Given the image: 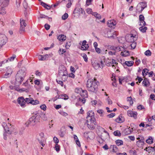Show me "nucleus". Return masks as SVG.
<instances>
[{"instance_id":"f257e3e1","label":"nucleus","mask_w":155,"mask_h":155,"mask_svg":"<svg viewBox=\"0 0 155 155\" xmlns=\"http://www.w3.org/2000/svg\"><path fill=\"white\" fill-rule=\"evenodd\" d=\"M99 84L98 81L95 77L93 79H89L87 80L86 84V87L89 91L95 92L97 90L98 85Z\"/></svg>"},{"instance_id":"f03ea898","label":"nucleus","mask_w":155,"mask_h":155,"mask_svg":"<svg viewBox=\"0 0 155 155\" xmlns=\"http://www.w3.org/2000/svg\"><path fill=\"white\" fill-rule=\"evenodd\" d=\"M26 73L22 70L19 71L17 73L15 78V81L13 84L16 86H19L24 81L26 76Z\"/></svg>"},{"instance_id":"7ed1b4c3","label":"nucleus","mask_w":155,"mask_h":155,"mask_svg":"<svg viewBox=\"0 0 155 155\" xmlns=\"http://www.w3.org/2000/svg\"><path fill=\"white\" fill-rule=\"evenodd\" d=\"M58 75L61 78V79L64 81L67 80L68 74L67 69L64 66H61L59 68Z\"/></svg>"},{"instance_id":"20e7f679","label":"nucleus","mask_w":155,"mask_h":155,"mask_svg":"<svg viewBox=\"0 0 155 155\" xmlns=\"http://www.w3.org/2000/svg\"><path fill=\"white\" fill-rule=\"evenodd\" d=\"M105 64L107 66H112L114 69V71H119V67L117 65L118 63L116 60L112 59H107L105 60Z\"/></svg>"},{"instance_id":"39448f33","label":"nucleus","mask_w":155,"mask_h":155,"mask_svg":"<svg viewBox=\"0 0 155 155\" xmlns=\"http://www.w3.org/2000/svg\"><path fill=\"white\" fill-rule=\"evenodd\" d=\"M86 123L88 127L91 130H94L96 125V121L94 117H89L86 120Z\"/></svg>"},{"instance_id":"423d86ee","label":"nucleus","mask_w":155,"mask_h":155,"mask_svg":"<svg viewBox=\"0 0 155 155\" xmlns=\"http://www.w3.org/2000/svg\"><path fill=\"white\" fill-rule=\"evenodd\" d=\"M74 92L76 93L79 94L81 96L84 98L88 97V93L86 90H83L81 88H76L74 90Z\"/></svg>"},{"instance_id":"0eeeda50","label":"nucleus","mask_w":155,"mask_h":155,"mask_svg":"<svg viewBox=\"0 0 155 155\" xmlns=\"http://www.w3.org/2000/svg\"><path fill=\"white\" fill-rule=\"evenodd\" d=\"M105 62V59L104 58H102L99 60L97 62H94L92 64V65L95 68H97L100 67L102 68L104 67Z\"/></svg>"},{"instance_id":"6e6552de","label":"nucleus","mask_w":155,"mask_h":155,"mask_svg":"<svg viewBox=\"0 0 155 155\" xmlns=\"http://www.w3.org/2000/svg\"><path fill=\"white\" fill-rule=\"evenodd\" d=\"M137 139L138 140L136 142L137 146L139 147L143 148L145 144L144 138L143 136H140L137 138Z\"/></svg>"},{"instance_id":"1a4fd4ad","label":"nucleus","mask_w":155,"mask_h":155,"mask_svg":"<svg viewBox=\"0 0 155 155\" xmlns=\"http://www.w3.org/2000/svg\"><path fill=\"white\" fill-rule=\"evenodd\" d=\"M5 130L6 133L9 134H14L15 135L18 133L17 129L15 127L13 126H11L9 128L6 127L5 128Z\"/></svg>"},{"instance_id":"9d476101","label":"nucleus","mask_w":155,"mask_h":155,"mask_svg":"<svg viewBox=\"0 0 155 155\" xmlns=\"http://www.w3.org/2000/svg\"><path fill=\"white\" fill-rule=\"evenodd\" d=\"M20 27L19 31L20 33H23L25 31V27L27 25L25 21L23 19H20Z\"/></svg>"},{"instance_id":"9b49d317","label":"nucleus","mask_w":155,"mask_h":155,"mask_svg":"<svg viewBox=\"0 0 155 155\" xmlns=\"http://www.w3.org/2000/svg\"><path fill=\"white\" fill-rule=\"evenodd\" d=\"M107 35L108 38H114L118 35V32L116 31H114L113 30H108L107 32Z\"/></svg>"},{"instance_id":"f8f14e48","label":"nucleus","mask_w":155,"mask_h":155,"mask_svg":"<svg viewBox=\"0 0 155 155\" xmlns=\"http://www.w3.org/2000/svg\"><path fill=\"white\" fill-rule=\"evenodd\" d=\"M7 41V38L4 35H0V49L3 45H5Z\"/></svg>"},{"instance_id":"ddd939ff","label":"nucleus","mask_w":155,"mask_h":155,"mask_svg":"<svg viewBox=\"0 0 155 155\" xmlns=\"http://www.w3.org/2000/svg\"><path fill=\"white\" fill-rule=\"evenodd\" d=\"M147 7V3L142 2L139 3L137 7V10L138 11L139 13H141L144 8Z\"/></svg>"},{"instance_id":"4468645a","label":"nucleus","mask_w":155,"mask_h":155,"mask_svg":"<svg viewBox=\"0 0 155 155\" xmlns=\"http://www.w3.org/2000/svg\"><path fill=\"white\" fill-rule=\"evenodd\" d=\"M25 102L28 104H30L33 105H36L39 103V101L38 100H34L31 97L26 98L25 99Z\"/></svg>"},{"instance_id":"2eb2a0df","label":"nucleus","mask_w":155,"mask_h":155,"mask_svg":"<svg viewBox=\"0 0 155 155\" xmlns=\"http://www.w3.org/2000/svg\"><path fill=\"white\" fill-rule=\"evenodd\" d=\"M127 114L129 117H132L134 119H136L137 118L138 113L136 111L128 110L127 111Z\"/></svg>"},{"instance_id":"dca6fc26","label":"nucleus","mask_w":155,"mask_h":155,"mask_svg":"<svg viewBox=\"0 0 155 155\" xmlns=\"http://www.w3.org/2000/svg\"><path fill=\"white\" fill-rule=\"evenodd\" d=\"M87 43V41H83L82 43V44L81 45V46L79 48L82 50H87L89 48L88 45Z\"/></svg>"},{"instance_id":"f3484780","label":"nucleus","mask_w":155,"mask_h":155,"mask_svg":"<svg viewBox=\"0 0 155 155\" xmlns=\"http://www.w3.org/2000/svg\"><path fill=\"white\" fill-rule=\"evenodd\" d=\"M20 106L22 107H25L26 104L25 99L23 97H20L18 98L17 100Z\"/></svg>"},{"instance_id":"a211bd4d","label":"nucleus","mask_w":155,"mask_h":155,"mask_svg":"<svg viewBox=\"0 0 155 155\" xmlns=\"http://www.w3.org/2000/svg\"><path fill=\"white\" fill-rule=\"evenodd\" d=\"M10 0H0V6L6 7L9 4Z\"/></svg>"},{"instance_id":"6ab92c4d","label":"nucleus","mask_w":155,"mask_h":155,"mask_svg":"<svg viewBox=\"0 0 155 155\" xmlns=\"http://www.w3.org/2000/svg\"><path fill=\"white\" fill-rule=\"evenodd\" d=\"M50 56V55L47 54L44 55H40L38 56V58L39 60L40 61L47 60L49 58Z\"/></svg>"},{"instance_id":"aec40b11","label":"nucleus","mask_w":155,"mask_h":155,"mask_svg":"<svg viewBox=\"0 0 155 155\" xmlns=\"http://www.w3.org/2000/svg\"><path fill=\"white\" fill-rule=\"evenodd\" d=\"M115 120L117 123H120L124 122L125 120V118L122 114H120L119 115L118 117L116 118Z\"/></svg>"},{"instance_id":"412c9836","label":"nucleus","mask_w":155,"mask_h":155,"mask_svg":"<svg viewBox=\"0 0 155 155\" xmlns=\"http://www.w3.org/2000/svg\"><path fill=\"white\" fill-rule=\"evenodd\" d=\"M109 149L110 152L113 153H116L118 150V147L116 145H111Z\"/></svg>"},{"instance_id":"4be33fe9","label":"nucleus","mask_w":155,"mask_h":155,"mask_svg":"<svg viewBox=\"0 0 155 155\" xmlns=\"http://www.w3.org/2000/svg\"><path fill=\"white\" fill-rule=\"evenodd\" d=\"M5 71L6 73L5 74V78H7L8 76H10L12 72V68L8 67L6 68Z\"/></svg>"},{"instance_id":"5701e85b","label":"nucleus","mask_w":155,"mask_h":155,"mask_svg":"<svg viewBox=\"0 0 155 155\" xmlns=\"http://www.w3.org/2000/svg\"><path fill=\"white\" fill-rule=\"evenodd\" d=\"M139 19L140 23V25L144 26L146 25V22L144 21V17L143 15H139Z\"/></svg>"},{"instance_id":"b1692460","label":"nucleus","mask_w":155,"mask_h":155,"mask_svg":"<svg viewBox=\"0 0 155 155\" xmlns=\"http://www.w3.org/2000/svg\"><path fill=\"white\" fill-rule=\"evenodd\" d=\"M134 37L131 36V35H129L127 36L126 38V40L127 41L129 42H133L136 41L137 40H134Z\"/></svg>"},{"instance_id":"393cba45","label":"nucleus","mask_w":155,"mask_h":155,"mask_svg":"<svg viewBox=\"0 0 155 155\" xmlns=\"http://www.w3.org/2000/svg\"><path fill=\"white\" fill-rule=\"evenodd\" d=\"M132 131H133V128H131L130 127H129V128L125 129L124 132L125 135H127L130 134Z\"/></svg>"},{"instance_id":"a878e982","label":"nucleus","mask_w":155,"mask_h":155,"mask_svg":"<svg viewBox=\"0 0 155 155\" xmlns=\"http://www.w3.org/2000/svg\"><path fill=\"white\" fill-rule=\"evenodd\" d=\"M57 38L60 41H64L66 40V36L64 35L61 34L58 36Z\"/></svg>"},{"instance_id":"bb28decb","label":"nucleus","mask_w":155,"mask_h":155,"mask_svg":"<svg viewBox=\"0 0 155 155\" xmlns=\"http://www.w3.org/2000/svg\"><path fill=\"white\" fill-rule=\"evenodd\" d=\"M143 85L146 87H148L149 86L150 83L148 79L147 78H144L142 83Z\"/></svg>"},{"instance_id":"cd10ccee","label":"nucleus","mask_w":155,"mask_h":155,"mask_svg":"<svg viewBox=\"0 0 155 155\" xmlns=\"http://www.w3.org/2000/svg\"><path fill=\"white\" fill-rule=\"evenodd\" d=\"M153 138L149 136L148 139L146 140V142L149 144H152L153 143Z\"/></svg>"},{"instance_id":"c85d7f7f","label":"nucleus","mask_w":155,"mask_h":155,"mask_svg":"<svg viewBox=\"0 0 155 155\" xmlns=\"http://www.w3.org/2000/svg\"><path fill=\"white\" fill-rule=\"evenodd\" d=\"M130 35H131L134 38V40H137L138 37L137 33L136 31L134 30H133L131 31V34Z\"/></svg>"},{"instance_id":"c756f323","label":"nucleus","mask_w":155,"mask_h":155,"mask_svg":"<svg viewBox=\"0 0 155 155\" xmlns=\"http://www.w3.org/2000/svg\"><path fill=\"white\" fill-rule=\"evenodd\" d=\"M116 24L115 21L114 20L108 21L107 22V25L110 27H112Z\"/></svg>"},{"instance_id":"7c9ffc66","label":"nucleus","mask_w":155,"mask_h":155,"mask_svg":"<svg viewBox=\"0 0 155 155\" xmlns=\"http://www.w3.org/2000/svg\"><path fill=\"white\" fill-rule=\"evenodd\" d=\"M120 54L123 56L126 57L130 55V54L128 51L125 50L121 52Z\"/></svg>"},{"instance_id":"2f4dec72","label":"nucleus","mask_w":155,"mask_h":155,"mask_svg":"<svg viewBox=\"0 0 155 155\" xmlns=\"http://www.w3.org/2000/svg\"><path fill=\"white\" fill-rule=\"evenodd\" d=\"M35 84L38 87H40L42 84V82L41 80L37 79L34 81Z\"/></svg>"},{"instance_id":"473e14b6","label":"nucleus","mask_w":155,"mask_h":155,"mask_svg":"<svg viewBox=\"0 0 155 155\" xmlns=\"http://www.w3.org/2000/svg\"><path fill=\"white\" fill-rule=\"evenodd\" d=\"M124 64L128 67H131L133 65L134 62L133 61H126Z\"/></svg>"},{"instance_id":"72a5a7b5","label":"nucleus","mask_w":155,"mask_h":155,"mask_svg":"<svg viewBox=\"0 0 155 155\" xmlns=\"http://www.w3.org/2000/svg\"><path fill=\"white\" fill-rule=\"evenodd\" d=\"M115 143L118 146L122 145L124 144L123 141L120 140H117L115 141Z\"/></svg>"},{"instance_id":"f704fd0d","label":"nucleus","mask_w":155,"mask_h":155,"mask_svg":"<svg viewBox=\"0 0 155 155\" xmlns=\"http://www.w3.org/2000/svg\"><path fill=\"white\" fill-rule=\"evenodd\" d=\"M94 115V113L92 111H89L87 113V119L88 120V118H89V117H92Z\"/></svg>"},{"instance_id":"c9c22d12","label":"nucleus","mask_w":155,"mask_h":155,"mask_svg":"<svg viewBox=\"0 0 155 155\" xmlns=\"http://www.w3.org/2000/svg\"><path fill=\"white\" fill-rule=\"evenodd\" d=\"M59 97L61 98H62L65 100H67L69 98L68 96L65 94H61L59 96Z\"/></svg>"},{"instance_id":"e433bc0d","label":"nucleus","mask_w":155,"mask_h":155,"mask_svg":"<svg viewBox=\"0 0 155 155\" xmlns=\"http://www.w3.org/2000/svg\"><path fill=\"white\" fill-rule=\"evenodd\" d=\"M5 7H1L0 8V13L2 15H4L6 13Z\"/></svg>"},{"instance_id":"4c0bfd02","label":"nucleus","mask_w":155,"mask_h":155,"mask_svg":"<svg viewBox=\"0 0 155 155\" xmlns=\"http://www.w3.org/2000/svg\"><path fill=\"white\" fill-rule=\"evenodd\" d=\"M148 73L149 70L147 68L144 69L143 70L142 72V75L143 78H144Z\"/></svg>"},{"instance_id":"58836bf2","label":"nucleus","mask_w":155,"mask_h":155,"mask_svg":"<svg viewBox=\"0 0 155 155\" xmlns=\"http://www.w3.org/2000/svg\"><path fill=\"white\" fill-rule=\"evenodd\" d=\"M148 150L147 151L149 153H150L152 151H155V146H154V147H148Z\"/></svg>"},{"instance_id":"ea45409f","label":"nucleus","mask_w":155,"mask_h":155,"mask_svg":"<svg viewBox=\"0 0 155 155\" xmlns=\"http://www.w3.org/2000/svg\"><path fill=\"white\" fill-rule=\"evenodd\" d=\"M66 51L65 49L60 48L59 50V53L61 54H64L65 57L66 56V53H65Z\"/></svg>"},{"instance_id":"a19ab883","label":"nucleus","mask_w":155,"mask_h":155,"mask_svg":"<svg viewBox=\"0 0 155 155\" xmlns=\"http://www.w3.org/2000/svg\"><path fill=\"white\" fill-rule=\"evenodd\" d=\"M127 101L128 102H129L130 105L132 106L133 104L134 101L131 97H127Z\"/></svg>"},{"instance_id":"79ce46f5","label":"nucleus","mask_w":155,"mask_h":155,"mask_svg":"<svg viewBox=\"0 0 155 155\" xmlns=\"http://www.w3.org/2000/svg\"><path fill=\"white\" fill-rule=\"evenodd\" d=\"M78 66L77 65H75V68L71 66L70 67V71L71 72L73 73H75L76 71L75 69H78Z\"/></svg>"},{"instance_id":"37998d69","label":"nucleus","mask_w":155,"mask_h":155,"mask_svg":"<svg viewBox=\"0 0 155 155\" xmlns=\"http://www.w3.org/2000/svg\"><path fill=\"white\" fill-rule=\"evenodd\" d=\"M131 43H132L130 45L131 47V49L133 50L136 47L137 44V43L135 41Z\"/></svg>"},{"instance_id":"c03bdc74","label":"nucleus","mask_w":155,"mask_h":155,"mask_svg":"<svg viewBox=\"0 0 155 155\" xmlns=\"http://www.w3.org/2000/svg\"><path fill=\"white\" fill-rule=\"evenodd\" d=\"M147 28L146 27L142 26L139 28L140 30L142 32H145L147 30Z\"/></svg>"},{"instance_id":"a18cd8bd","label":"nucleus","mask_w":155,"mask_h":155,"mask_svg":"<svg viewBox=\"0 0 155 155\" xmlns=\"http://www.w3.org/2000/svg\"><path fill=\"white\" fill-rule=\"evenodd\" d=\"M135 80L136 81H138L136 82V83L139 85V84L142 81L143 79L139 76H137V78L135 79Z\"/></svg>"},{"instance_id":"49530a36","label":"nucleus","mask_w":155,"mask_h":155,"mask_svg":"<svg viewBox=\"0 0 155 155\" xmlns=\"http://www.w3.org/2000/svg\"><path fill=\"white\" fill-rule=\"evenodd\" d=\"M137 110H145V107L141 104H140L138 105L137 107Z\"/></svg>"},{"instance_id":"de8ad7c7","label":"nucleus","mask_w":155,"mask_h":155,"mask_svg":"<svg viewBox=\"0 0 155 155\" xmlns=\"http://www.w3.org/2000/svg\"><path fill=\"white\" fill-rule=\"evenodd\" d=\"M92 15L99 19H100L101 18V17L100 15L99 14H98L97 12H95L93 13H92Z\"/></svg>"},{"instance_id":"09e8293b","label":"nucleus","mask_w":155,"mask_h":155,"mask_svg":"<svg viewBox=\"0 0 155 155\" xmlns=\"http://www.w3.org/2000/svg\"><path fill=\"white\" fill-rule=\"evenodd\" d=\"M97 112L100 114L101 116H103L104 115V111L101 109H99L97 111Z\"/></svg>"},{"instance_id":"8fccbe9b","label":"nucleus","mask_w":155,"mask_h":155,"mask_svg":"<svg viewBox=\"0 0 155 155\" xmlns=\"http://www.w3.org/2000/svg\"><path fill=\"white\" fill-rule=\"evenodd\" d=\"M114 135L120 137L121 135V134L119 130H116L114 132Z\"/></svg>"},{"instance_id":"3c124183","label":"nucleus","mask_w":155,"mask_h":155,"mask_svg":"<svg viewBox=\"0 0 155 155\" xmlns=\"http://www.w3.org/2000/svg\"><path fill=\"white\" fill-rule=\"evenodd\" d=\"M147 56H150L151 54V52L149 50H147L144 53Z\"/></svg>"},{"instance_id":"603ef678","label":"nucleus","mask_w":155,"mask_h":155,"mask_svg":"<svg viewBox=\"0 0 155 155\" xmlns=\"http://www.w3.org/2000/svg\"><path fill=\"white\" fill-rule=\"evenodd\" d=\"M16 90L20 92H23L24 91H27V88H22L21 89H20L19 88H16Z\"/></svg>"},{"instance_id":"864d4df0","label":"nucleus","mask_w":155,"mask_h":155,"mask_svg":"<svg viewBox=\"0 0 155 155\" xmlns=\"http://www.w3.org/2000/svg\"><path fill=\"white\" fill-rule=\"evenodd\" d=\"M71 45V42H68L66 43L65 47L66 49H68L69 48Z\"/></svg>"},{"instance_id":"5fc2aeb1","label":"nucleus","mask_w":155,"mask_h":155,"mask_svg":"<svg viewBox=\"0 0 155 155\" xmlns=\"http://www.w3.org/2000/svg\"><path fill=\"white\" fill-rule=\"evenodd\" d=\"M55 150L57 152H58L60 151V147L58 144H56L55 146Z\"/></svg>"},{"instance_id":"6e6d98bb","label":"nucleus","mask_w":155,"mask_h":155,"mask_svg":"<svg viewBox=\"0 0 155 155\" xmlns=\"http://www.w3.org/2000/svg\"><path fill=\"white\" fill-rule=\"evenodd\" d=\"M86 12L88 14H92V11L91 8H88L86 9Z\"/></svg>"},{"instance_id":"4d7b16f0","label":"nucleus","mask_w":155,"mask_h":155,"mask_svg":"<svg viewBox=\"0 0 155 155\" xmlns=\"http://www.w3.org/2000/svg\"><path fill=\"white\" fill-rule=\"evenodd\" d=\"M68 17V15L67 13H65L62 17V19L63 20L66 19Z\"/></svg>"},{"instance_id":"13d9d810","label":"nucleus","mask_w":155,"mask_h":155,"mask_svg":"<svg viewBox=\"0 0 155 155\" xmlns=\"http://www.w3.org/2000/svg\"><path fill=\"white\" fill-rule=\"evenodd\" d=\"M40 108L41 109L44 111H45L46 110V106L45 104H42L40 106Z\"/></svg>"},{"instance_id":"bf43d9fd","label":"nucleus","mask_w":155,"mask_h":155,"mask_svg":"<svg viewBox=\"0 0 155 155\" xmlns=\"http://www.w3.org/2000/svg\"><path fill=\"white\" fill-rule=\"evenodd\" d=\"M16 58V56L14 54L12 56L8 58V60L10 61H12L14 60V59Z\"/></svg>"},{"instance_id":"052dcab7","label":"nucleus","mask_w":155,"mask_h":155,"mask_svg":"<svg viewBox=\"0 0 155 155\" xmlns=\"http://www.w3.org/2000/svg\"><path fill=\"white\" fill-rule=\"evenodd\" d=\"M83 57L84 60V61L87 62L88 61V57H87V55L85 54H84L83 56Z\"/></svg>"},{"instance_id":"680f3d73","label":"nucleus","mask_w":155,"mask_h":155,"mask_svg":"<svg viewBox=\"0 0 155 155\" xmlns=\"http://www.w3.org/2000/svg\"><path fill=\"white\" fill-rule=\"evenodd\" d=\"M115 115V113H112L107 115V117L110 118L114 117Z\"/></svg>"},{"instance_id":"e2e57ef3","label":"nucleus","mask_w":155,"mask_h":155,"mask_svg":"<svg viewBox=\"0 0 155 155\" xmlns=\"http://www.w3.org/2000/svg\"><path fill=\"white\" fill-rule=\"evenodd\" d=\"M112 80L113 81V82H112V84L114 86H116L117 85L116 83V80L114 78H112Z\"/></svg>"},{"instance_id":"0e129e2a","label":"nucleus","mask_w":155,"mask_h":155,"mask_svg":"<svg viewBox=\"0 0 155 155\" xmlns=\"http://www.w3.org/2000/svg\"><path fill=\"white\" fill-rule=\"evenodd\" d=\"M53 140L54 142L56 144H58L59 142V140L58 138L56 137H54L53 138Z\"/></svg>"},{"instance_id":"69168bd1","label":"nucleus","mask_w":155,"mask_h":155,"mask_svg":"<svg viewBox=\"0 0 155 155\" xmlns=\"http://www.w3.org/2000/svg\"><path fill=\"white\" fill-rule=\"evenodd\" d=\"M68 76L72 78H74L75 77V75L73 72H72L68 74Z\"/></svg>"},{"instance_id":"338daca9","label":"nucleus","mask_w":155,"mask_h":155,"mask_svg":"<svg viewBox=\"0 0 155 155\" xmlns=\"http://www.w3.org/2000/svg\"><path fill=\"white\" fill-rule=\"evenodd\" d=\"M92 0H86V5L87 6H88L91 4Z\"/></svg>"},{"instance_id":"774afa93","label":"nucleus","mask_w":155,"mask_h":155,"mask_svg":"<svg viewBox=\"0 0 155 155\" xmlns=\"http://www.w3.org/2000/svg\"><path fill=\"white\" fill-rule=\"evenodd\" d=\"M96 51L98 53L100 54L101 52V50L99 48L97 47L95 48Z\"/></svg>"}]
</instances>
